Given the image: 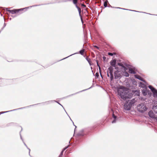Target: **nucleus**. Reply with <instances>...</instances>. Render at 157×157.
Returning a JSON list of instances; mask_svg holds the SVG:
<instances>
[{
    "label": "nucleus",
    "instance_id": "1",
    "mask_svg": "<svg viewBox=\"0 0 157 157\" xmlns=\"http://www.w3.org/2000/svg\"><path fill=\"white\" fill-rule=\"evenodd\" d=\"M117 91L118 95L123 100L130 98L132 96V94L129 92L128 89L123 86L118 88Z\"/></svg>",
    "mask_w": 157,
    "mask_h": 157
},
{
    "label": "nucleus",
    "instance_id": "2",
    "mask_svg": "<svg viewBox=\"0 0 157 157\" xmlns=\"http://www.w3.org/2000/svg\"><path fill=\"white\" fill-rule=\"evenodd\" d=\"M135 100L134 99L126 101L124 105V110H130L132 105L135 102Z\"/></svg>",
    "mask_w": 157,
    "mask_h": 157
},
{
    "label": "nucleus",
    "instance_id": "3",
    "mask_svg": "<svg viewBox=\"0 0 157 157\" xmlns=\"http://www.w3.org/2000/svg\"><path fill=\"white\" fill-rule=\"evenodd\" d=\"M137 108V110L141 113H143L147 110L146 105L143 103H141L138 105Z\"/></svg>",
    "mask_w": 157,
    "mask_h": 157
},
{
    "label": "nucleus",
    "instance_id": "4",
    "mask_svg": "<svg viewBox=\"0 0 157 157\" xmlns=\"http://www.w3.org/2000/svg\"><path fill=\"white\" fill-rule=\"evenodd\" d=\"M113 68L110 67L108 68L107 71V76L109 77H110L111 80H112L113 78Z\"/></svg>",
    "mask_w": 157,
    "mask_h": 157
},
{
    "label": "nucleus",
    "instance_id": "5",
    "mask_svg": "<svg viewBox=\"0 0 157 157\" xmlns=\"http://www.w3.org/2000/svg\"><path fill=\"white\" fill-rule=\"evenodd\" d=\"M148 115L150 117L153 118H155L157 120V117H155L154 114L152 111H149L148 113Z\"/></svg>",
    "mask_w": 157,
    "mask_h": 157
},
{
    "label": "nucleus",
    "instance_id": "6",
    "mask_svg": "<svg viewBox=\"0 0 157 157\" xmlns=\"http://www.w3.org/2000/svg\"><path fill=\"white\" fill-rule=\"evenodd\" d=\"M23 9H20L19 10H8V11L11 13L12 14H14L17 12H18L20 10H22Z\"/></svg>",
    "mask_w": 157,
    "mask_h": 157
},
{
    "label": "nucleus",
    "instance_id": "7",
    "mask_svg": "<svg viewBox=\"0 0 157 157\" xmlns=\"http://www.w3.org/2000/svg\"><path fill=\"white\" fill-rule=\"evenodd\" d=\"M134 76L136 78H137L141 81H143V82H145V81L139 75H134Z\"/></svg>",
    "mask_w": 157,
    "mask_h": 157
},
{
    "label": "nucleus",
    "instance_id": "8",
    "mask_svg": "<svg viewBox=\"0 0 157 157\" xmlns=\"http://www.w3.org/2000/svg\"><path fill=\"white\" fill-rule=\"evenodd\" d=\"M76 8H77V9H78V10L79 16H80V17H81V21H82V17L81 16V9L76 5Z\"/></svg>",
    "mask_w": 157,
    "mask_h": 157
},
{
    "label": "nucleus",
    "instance_id": "9",
    "mask_svg": "<svg viewBox=\"0 0 157 157\" xmlns=\"http://www.w3.org/2000/svg\"><path fill=\"white\" fill-rule=\"evenodd\" d=\"M129 72L131 74H135V69L132 68H130L129 69Z\"/></svg>",
    "mask_w": 157,
    "mask_h": 157
},
{
    "label": "nucleus",
    "instance_id": "10",
    "mask_svg": "<svg viewBox=\"0 0 157 157\" xmlns=\"http://www.w3.org/2000/svg\"><path fill=\"white\" fill-rule=\"evenodd\" d=\"M116 61L115 60H113L111 61L110 64L111 65L114 67H115L116 64Z\"/></svg>",
    "mask_w": 157,
    "mask_h": 157
},
{
    "label": "nucleus",
    "instance_id": "11",
    "mask_svg": "<svg viewBox=\"0 0 157 157\" xmlns=\"http://www.w3.org/2000/svg\"><path fill=\"white\" fill-rule=\"evenodd\" d=\"M140 86L141 87L144 88H146V85H145V84H144V83H143L142 82H140Z\"/></svg>",
    "mask_w": 157,
    "mask_h": 157
},
{
    "label": "nucleus",
    "instance_id": "12",
    "mask_svg": "<svg viewBox=\"0 0 157 157\" xmlns=\"http://www.w3.org/2000/svg\"><path fill=\"white\" fill-rule=\"evenodd\" d=\"M153 109L155 113H157V105L154 106L153 108Z\"/></svg>",
    "mask_w": 157,
    "mask_h": 157
},
{
    "label": "nucleus",
    "instance_id": "13",
    "mask_svg": "<svg viewBox=\"0 0 157 157\" xmlns=\"http://www.w3.org/2000/svg\"><path fill=\"white\" fill-rule=\"evenodd\" d=\"M147 90L146 89H144L142 91V94L144 96H145L147 94Z\"/></svg>",
    "mask_w": 157,
    "mask_h": 157
},
{
    "label": "nucleus",
    "instance_id": "14",
    "mask_svg": "<svg viewBox=\"0 0 157 157\" xmlns=\"http://www.w3.org/2000/svg\"><path fill=\"white\" fill-rule=\"evenodd\" d=\"M123 75L124 76L126 77H128L129 76L128 73L126 71H125L123 73Z\"/></svg>",
    "mask_w": 157,
    "mask_h": 157
},
{
    "label": "nucleus",
    "instance_id": "15",
    "mask_svg": "<svg viewBox=\"0 0 157 157\" xmlns=\"http://www.w3.org/2000/svg\"><path fill=\"white\" fill-rule=\"evenodd\" d=\"M86 60L88 61L89 63V64L90 66L91 65V60L88 57H86Z\"/></svg>",
    "mask_w": 157,
    "mask_h": 157
},
{
    "label": "nucleus",
    "instance_id": "16",
    "mask_svg": "<svg viewBox=\"0 0 157 157\" xmlns=\"http://www.w3.org/2000/svg\"><path fill=\"white\" fill-rule=\"evenodd\" d=\"M113 117L114 118V120L112 121V123H114L116 122V116H115L113 114Z\"/></svg>",
    "mask_w": 157,
    "mask_h": 157
},
{
    "label": "nucleus",
    "instance_id": "17",
    "mask_svg": "<svg viewBox=\"0 0 157 157\" xmlns=\"http://www.w3.org/2000/svg\"><path fill=\"white\" fill-rule=\"evenodd\" d=\"M154 95L157 96V90L155 89L153 91H152Z\"/></svg>",
    "mask_w": 157,
    "mask_h": 157
},
{
    "label": "nucleus",
    "instance_id": "18",
    "mask_svg": "<svg viewBox=\"0 0 157 157\" xmlns=\"http://www.w3.org/2000/svg\"><path fill=\"white\" fill-rule=\"evenodd\" d=\"M148 87L149 88V89H150L151 90L152 92L155 89L154 88H153L151 86H149Z\"/></svg>",
    "mask_w": 157,
    "mask_h": 157
},
{
    "label": "nucleus",
    "instance_id": "19",
    "mask_svg": "<svg viewBox=\"0 0 157 157\" xmlns=\"http://www.w3.org/2000/svg\"><path fill=\"white\" fill-rule=\"evenodd\" d=\"M134 93L137 95L138 96L139 95L140 93L139 91L138 90H135L134 91Z\"/></svg>",
    "mask_w": 157,
    "mask_h": 157
},
{
    "label": "nucleus",
    "instance_id": "20",
    "mask_svg": "<svg viewBox=\"0 0 157 157\" xmlns=\"http://www.w3.org/2000/svg\"><path fill=\"white\" fill-rule=\"evenodd\" d=\"M132 84L135 85H137V82L134 80H132Z\"/></svg>",
    "mask_w": 157,
    "mask_h": 157
},
{
    "label": "nucleus",
    "instance_id": "21",
    "mask_svg": "<svg viewBox=\"0 0 157 157\" xmlns=\"http://www.w3.org/2000/svg\"><path fill=\"white\" fill-rule=\"evenodd\" d=\"M84 50H85L84 49H83V50H80L79 52L82 55H83V53L84 52Z\"/></svg>",
    "mask_w": 157,
    "mask_h": 157
},
{
    "label": "nucleus",
    "instance_id": "22",
    "mask_svg": "<svg viewBox=\"0 0 157 157\" xmlns=\"http://www.w3.org/2000/svg\"><path fill=\"white\" fill-rule=\"evenodd\" d=\"M63 151H61V152L60 154L59 155V157H63L62 155H63Z\"/></svg>",
    "mask_w": 157,
    "mask_h": 157
},
{
    "label": "nucleus",
    "instance_id": "23",
    "mask_svg": "<svg viewBox=\"0 0 157 157\" xmlns=\"http://www.w3.org/2000/svg\"><path fill=\"white\" fill-rule=\"evenodd\" d=\"M107 2H104V6L105 7H106L107 6Z\"/></svg>",
    "mask_w": 157,
    "mask_h": 157
},
{
    "label": "nucleus",
    "instance_id": "24",
    "mask_svg": "<svg viewBox=\"0 0 157 157\" xmlns=\"http://www.w3.org/2000/svg\"><path fill=\"white\" fill-rule=\"evenodd\" d=\"M77 0H73V3L74 4H76L77 3Z\"/></svg>",
    "mask_w": 157,
    "mask_h": 157
},
{
    "label": "nucleus",
    "instance_id": "25",
    "mask_svg": "<svg viewBox=\"0 0 157 157\" xmlns=\"http://www.w3.org/2000/svg\"><path fill=\"white\" fill-rule=\"evenodd\" d=\"M108 55L111 56H113V53H112L109 52L108 53Z\"/></svg>",
    "mask_w": 157,
    "mask_h": 157
},
{
    "label": "nucleus",
    "instance_id": "26",
    "mask_svg": "<svg viewBox=\"0 0 157 157\" xmlns=\"http://www.w3.org/2000/svg\"><path fill=\"white\" fill-rule=\"evenodd\" d=\"M12 111V110H10V111H9L4 112H1L0 113V114H2V113H6V112H8L11 111Z\"/></svg>",
    "mask_w": 157,
    "mask_h": 157
},
{
    "label": "nucleus",
    "instance_id": "27",
    "mask_svg": "<svg viewBox=\"0 0 157 157\" xmlns=\"http://www.w3.org/2000/svg\"><path fill=\"white\" fill-rule=\"evenodd\" d=\"M68 147V146H67V147H65L63 150V151L65 150L66 149H67Z\"/></svg>",
    "mask_w": 157,
    "mask_h": 157
},
{
    "label": "nucleus",
    "instance_id": "28",
    "mask_svg": "<svg viewBox=\"0 0 157 157\" xmlns=\"http://www.w3.org/2000/svg\"><path fill=\"white\" fill-rule=\"evenodd\" d=\"M96 76L97 77H98L99 76V74L98 73H96L95 74Z\"/></svg>",
    "mask_w": 157,
    "mask_h": 157
},
{
    "label": "nucleus",
    "instance_id": "29",
    "mask_svg": "<svg viewBox=\"0 0 157 157\" xmlns=\"http://www.w3.org/2000/svg\"><path fill=\"white\" fill-rule=\"evenodd\" d=\"M94 47L96 48L97 49H98L99 48L96 45L94 46Z\"/></svg>",
    "mask_w": 157,
    "mask_h": 157
},
{
    "label": "nucleus",
    "instance_id": "30",
    "mask_svg": "<svg viewBox=\"0 0 157 157\" xmlns=\"http://www.w3.org/2000/svg\"><path fill=\"white\" fill-rule=\"evenodd\" d=\"M82 6H83V7H86V5H84V4H82Z\"/></svg>",
    "mask_w": 157,
    "mask_h": 157
},
{
    "label": "nucleus",
    "instance_id": "31",
    "mask_svg": "<svg viewBox=\"0 0 157 157\" xmlns=\"http://www.w3.org/2000/svg\"><path fill=\"white\" fill-rule=\"evenodd\" d=\"M6 10L7 11H8V10H9V8H6Z\"/></svg>",
    "mask_w": 157,
    "mask_h": 157
},
{
    "label": "nucleus",
    "instance_id": "32",
    "mask_svg": "<svg viewBox=\"0 0 157 157\" xmlns=\"http://www.w3.org/2000/svg\"><path fill=\"white\" fill-rule=\"evenodd\" d=\"M97 65H98V67H99V64H98V62L97 63Z\"/></svg>",
    "mask_w": 157,
    "mask_h": 157
},
{
    "label": "nucleus",
    "instance_id": "33",
    "mask_svg": "<svg viewBox=\"0 0 157 157\" xmlns=\"http://www.w3.org/2000/svg\"><path fill=\"white\" fill-rule=\"evenodd\" d=\"M28 149H29V153H30V149H29V148H28Z\"/></svg>",
    "mask_w": 157,
    "mask_h": 157
},
{
    "label": "nucleus",
    "instance_id": "34",
    "mask_svg": "<svg viewBox=\"0 0 157 157\" xmlns=\"http://www.w3.org/2000/svg\"><path fill=\"white\" fill-rule=\"evenodd\" d=\"M119 8V9H121V8ZM121 9H123V10H126L125 9H122V8H121Z\"/></svg>",
    "mask_w": 157,
    "mask_h": 157
},
{
    "label": "nucleus",
    "instance_id": "35",
    "mask_svg": "<svg viewBox=\"0 0 157 157\" xmlns=\"http://www.w3.org/2000/svg\"><path fill=\"white\" fill-rule=\"evenodd\" d=\"M131 11H135V12H136L137 11H136V10H131Z\"/></svg>",
    "mask_w": 157,
    "mask_h": 157
},
{
    "label": "nucleus",
    "instance_id": "36",
    "mask_svg": "<svg viewBox=\"0 0 157 157\" xmlns=\"http://www.w3.org/2000/svg\"><path fill=\"white\" fill-rule=\"evenodd\" d=\"M98 67H99V69L100 70V66H99Z\"/></svg>",
    "mask_w": 157,
    "mask_h": 157
},
{
    "label": "nucleus",
    "instance_id": "37",
    "mask_svg": "<svg viewBox=\"0 0 157 157\" xmlns=\"http://www.w3.org/2000/svg\"><path fill=\"white\" fill-rule=\"evenodd\" d=\"M24 144L25 145V146H26L27 147V146L26 145V144L25 143H24Z\"/></svg>",
    "mask_w": 157,
    "mask_h": 157
},
{
    "label": "nucleus",
    "instance_id": "38",
    "mask_svg": "<svg viewBox=\"0 0 157 157\" xmlns=\"http://www.w3.org/2000/svg\"><path fill=\"white\" fill-rule=\"evenodd\" d=\"M91 69H92V67H91Z\"/></svg>",
    "mask_w": 157,
    "mask_h": 157
},
{
    "label": "nucleus",
    "instance_id": "39",
    "mask_svg": "<svg viewBox=\"0 0 157 157\" xmlns=\"http://www.w3.org/2000/svg\"><path fill=\"white\" fill-rule=\"evenodd\" d=\"M115 77H116V75H115Z\"/></svg>",
    "mask_w": 157,
    "mask_h": 157
},
{
    "label": "nucleus",
    "instance_id": "40",
    "mask_svg": "<svg viewBox=\"0 0 157 157\" xmlns=\"http://www.w3.org/2000/svg\"><path fill=\"white\" fill-rule=\"evenodd\" d=\"M119 65H120V66H121V64H120Z\"/></svg>",
    "mask_w": 157,
    "mask_h": 157
},
{
    "label": "nucleus",
    "instance_id": "41",
    "mask_svg": "<svg viewBox=\"0 0 157 157\" xmlns=\"http://www.w3.org/2000/svg\"><path fill=\"white\" fill-rule=\"evenodd\" d=\"M66 58H64L63 59H66Z\"/></svg>",
    "mask_w": 157,
    "mask_h": 157
},
{
    "label": "nucleus",
    "instance_id": "42",
    "mask_svg": "<svg viewBox=\"0 0 157 157\" xmlns=\"http://www.w3.org/2000/svg\"><path fill=\"white\" fill-rule=\"evenodd\" d=\"M68 57H69V56H68V57H67L66 58H68Z\"/></svg>",
    "mask_w": 157,
    "mask_h": 157
},
{
    "label": "nucleus",
    "instance_id": "43",
    "mask_svg": "<svg viewBox=\"0 0 157 157\" xmlns=\"http://www.w3.org/2000/svg\"><path fill=\"white\" fill-rule=\"evenodd\" d=\"M68 57H69V56H68V57H67L66 58H68Z\"/></svg>",
    "mask_w": 157,
    "mask_h": 157
}]
</instances>
